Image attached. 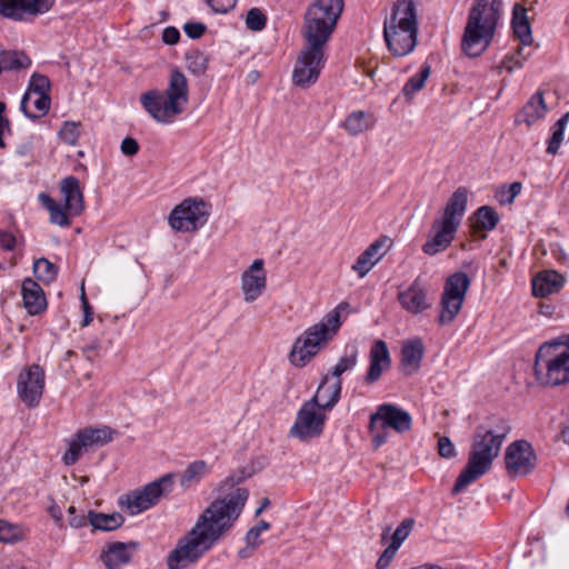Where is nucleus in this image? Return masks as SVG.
<instances>
[{
	"label": "nucleus",
	"instance_id": "64",
	"mask_svg": "<svg viewBox=\"0 0 569 569\" xmlns=\"http://www.w3.org/2000/svg\"><path fill=\"white\" fill-rule=\"evenodd\" d=\"M411 569H447V568H442L436 563H423L420 566L412 567Z\"/></svg>",
	"mask_w": 569,
	"mask_h": 569
},
{
	"label": "nucleus",
	"instance_id": "55",
	"mask_svg": "<svg viewBox=\"0 0 569 569\" xmlns=\"http://www.w3.org/2000/svg\"><path fill=\"white\" fill-rule=\"evenodd\" d=\"M120 149L124 156L133 157L139 151V143L136 139L127 137L122 140Z\"/></svg>",
	"mask_w": 569,
	"mask_h": 569
},
{
	"label": "nucleus",
	"instance_id": "38",
	"mask_svg": "<svg viewBox=\"0 0 569 569\" xmlns=\"http://www.w3.org/2000/svg\"><path fill=\"white\" fill-rule=\"evenodd\" d=\"M33 273L39 281L50 283L57 278L58 267L46 258H39L33 262Z\"/></svg>",
	"mask_w": 569,
	"mask_h": 569
},
{
	"label": "nucleus",
	"instance_id": "53",
	"mask_svg": "<svg viewBox=\"0 0 569 569\" xmlns=\"http://www.w3.org/2000/svg\"><path fill=\"white\" fill-rule=\"evenodd\" d=\"M183 31L189 38L198 39L204 33L206 26L201 22H188L183 26Z\"/></svg>",
	"mask_w": 569,
	"mask_h": 569
},
{
	"label": "nucleus",
	"instance_id": "39",
	"mask_svg": "<svg viewBox=\"0 0 569 569\" xmlns=\"http://www.w3.org/2000/svg\"><path fill=\"white\" fill-rule=\"evenodd\" d=\"M26 531L21 525L0 519V542L14 543L24 538Z\"/></svg>",
	"mask_w": 569,
	"mask_h": 569
},
{
	"label": "nucleus",
	"instance_id": "44",
	"mask_svg": "<svg viewBox=\"0 0 569 569\" xmlns=\"http://www.w3.org/2000/svg\"><path fill=\"white\" fill-rule=\"evenodd\" d=\"M187 68L193 74H203L207 70V58L199 51H190L186 54Z\"/></svg>",
	"mask_w": 569,
	"mask_h": 569
},
{
	"label": "nucleus",
	"instance_id": "23",
	"mask_svg": "<svg viewBox=\"0 0 569 569\" xmlns=\"http://www.w3.org/2000/svg\"><path fill=\"white\" fill-rule=\"evenodd\" d=\"M56 0H14L9 19L27 21L51 10Z\"/></svg>",
	"mask_w": 569,
	"mask_h": 569
},
{
	"label": "nucleus",
	"instance_id": "33",
	"mask_svg": "<svg viewBox=\"0 0 569 569\" xmlns=\"http://www.w3.org/2000/svg\"><path fill=\"white\" fill-rule=\"evenodd\" d=\"M123 520H124L123 517L118 512L108 515V513L89 511V513H88V521L90 522V525L94 529L103 530V531H111V530H114V529L121 527V525L123 523Z\"/></svg>",
	"mask_w": 569,
	"mask_h": 569
},
{
	"label": "nucleus",
	"instance_id": "47",
	"mask_svg": "<svg viewBox=\"0 0 569 569\" xmlns=\"http://www.w3.org/2000/svg\"><path fill=\"white\" fill-rule=\"evenodd\" d=\"M270 529V523L260 520L257 526L252 527L246 535V541L248 547H250L252 550L258 548L262 541L260 540V536L263 531H267Z\"/></svg>",
	"mask_w": 569,
	"mask_h": 569
},
{
	"label": "nucleus",
	"instance_id": "54",
	"mask_svg": "<svg viewBox=\"0 0 569 569\" xmlns=\"http://www.w3.org/2000/svg\"><path fill=\"white\" fill-rule=\"evenodd\" d=\"M214 12L226 13L236 6V0H207Z\"/></svg>",
	"mask_w": 569,
	"mask_h": 569
},
{
	"label": "nucleus",
	"instance_id": "14",
	"mask_svg": "<svg viewBox=\"0 0 569 569\" xmlns=\"http://www.w3.org/2000/svg\"><path fill=\"white\" fill-rule=\"evenodd\" d=\"M323 48L307 42L297 59L292 73V81L297 87L306 89L316 83L326 61Z\"/></svg>",
	"mask_w": 569,
	"mask_h": 569
},
{
	"label": "nucleus",
	"instance_id": "9",
	"mask_svg": "<svg viewBox=\"0 0 569 569\" xmlns=\"http://www.w3.org/2000/svg\"><path fill=\"white\" fill-rule=\"evenodd\" d=\"M537 379L546 386H560L569 382V340L542 346L535 362Z\"/></svg>",
	"mask_w": 569,
	"mask_h": 569
},
{
	"label": "nucleus",
	"instance_id": "32",
	"mask_svg": "<svg viewBox=\"0 0 569 569\" xmlns=\"http://www.w3.org/2000/svg\"><path fill=\"white\" fill-rule=\"evenodd\" d=\"M79 440L87 447L103 446L111 442L113 439L114 431L110 427L101 428H83L78 432Z\"/></svg>",
	"mask_w": 569,
	"mask_h": 569
},
{
	"label": "nucleus",
	"instance_id": "40",
	"mask_svg": "<svg viewBox=\"0 0 569 569\" xmlns=\"http://www.w3.org/2000/svg\"><path fill=\"white\" fill-rule=\"evenodd\" d=\"M569 122V112H566L553 126L552 136L548 142L547 152L556 154L563 141L565 128Z\"/></svg>",
	"mask_w": 569,
	"mask_h": 569
},
{
	"label": "nucleus",
	"instance_id": "7",
	"mask_svg": "<svg viewBox=\"0 0 569 569\" xmlns=\"http://www.w3.org/2000/svg\"><path fill=\"white\" fill-rule=\"evenodd\" d=\"M468 190L459 187L448 199L440 217L432 221L430 236L422 246V251L435 256L445 251L453 241L467 210Z\"/></svg>",
	"mask_w": 569,
	"mask_h": 569
},
{
	"label": "nucleus",
	"instance_id": "57",
	"mask_svg": "<svg viewBox=\"0 0 569 569\" xmlns=\"http://www.w3.org/2000/svg\"><path fill=\"white\" fill-rule=\"evenodd\" d=\"M81 302H82V309H83V320H82L81 326L82 327H87V326L90 325V322L93 319L92 318L93 317V311H92L91 306L89 305V301L86 298L83 289H82V295H81Z\"/></svg>",
	"mask_w": 569,
	"mask_h": 569
},
{
	"label": "nucleus",
	"instance_id": "25",
	"mask_svg": "<svg viewBox=\"0 0 569 569\" xmlns=\"http://www.w3.org/2000/svg\"><path fill=\"white\" fill-rule=\"evenodd\" d=\"M136 548L137 543L134 542H112L104 547L100 558L108 569H120L131 560L132 551Z\"/></svg>",
	"mask_w": 569,
	"mask_h": 569
},
{
	"label": "nucleus",
	"instance_id": "4",
	"mask_svg": "<svg viewBox=\"0 0 569 569\" xmlns=\"http://www.w3.org/2000/svg\"><path fill=\"white\" fill-rule=\"evenodd\" d=\"M501 0H475L463 30L461 49L479 57L491 43L501 16Z\"/></svg>",
	"mask_w": 569,
	"mask_h": 569
},
{
	"label": "nucleus",
	"instance_id": "58",
	"mask_svg": "<svg viewBox=\"0 0 569 569\" xmlns=\"http://www.w3.org/2000/svg\"><path fill=\"white\" fill-rule=\"evenodd\" d=\"M180 39V32L174 27H167L162 32V40L167 44H176Z\"/></svg>",
	"mask_w": 569,
	"mask_h": 569
},
{
	"label": "nucleus",
	"instance_id": "12",
	"mask_svg": "<svg viewBox=\"0 0 569 569\" xmlns=\"http://www.w3.org/2000/svg\"><path fill=\"white\" fill-rule=\"evenodd\" d=\"M209 218V206L198 198H188L177 204L168 217V223L178 232H196Z\"/></svg>",
	"mask_w": 569,
	"mask_h": 569
},
{
	"label": "nucleus",
	"instance_id": "17",
	"mask_svg": "<svg viewBox=\"0 0 569 569\" xmlns=\"http://www.w3.org/2000/svg\"><path fill=\"white\" fill-rule=\"evenodd\" d=\"M505 462L510 477L527 476L536 467V455L528 441L517 440L507 447Z\"/></svg>",
	"mask_w": 569,
	"mask_h": 569
},
{
	"label": "nucleus",
	"instance_id": "51",
	"mask_svg": "<svg viewBox=\"0 0 569 569\" xmlns=\"http://www.w3.org/2000/svg\"><path fill=\"white\" fill-rule=\"evenodd\" d=\"M438 453L440 455V457L446 458V459L456 457L457 452H456L455 445L448 437H446V436L439 437Z\"/></svg>",
	"mask_w": 569,
	"mask_h": 569
},
{
	"label": "nucleus",
	"instance_id": "24",
	"mask_svg": "<svg viewBox=\"0 0 569 569\" xmlns=\"http://www.w3.org/2000/svg\"><path fill=\"white\" fill-rule=\"evenodd\" d=\"M370 366L366 375V382L373 383L378 381L382 372L391 366L390 353L387 343L383 340H376L370 349Z\"/></svg>",
	"mask_w": 569,
	"mask_h": 569
},
{
	"label": "nucleus",
	"instance_id": "49",
	"mask_svg": "<svg viewBox=\"0 0 569 569\" xmlns=\"http://www.w3.org/2000/svg\"><path fill=\"white\" fill-rule=\"evenodd\" d=\"M412 526L413 520L405 519L392 533L390 545L396 546L399 549L401 543L408 538Z\"/></svg>",
	"mask_w": 569,
	"mask_h": 569
},
{
	"label": "nucleus",
	"instance_id": "16",
	"mask_svg": "<svg viewBox=\"0 0 569 569\" xmlns=\"http://www.w3.org/2000/svg\"><path fill=\"white\" fill-rule=\"evenodd\" d=\"M326 415L320 408L306 401L297 412L289 435L302 442H308L323 432Z\"/></svg>",
	"mask_w": 569,
	"mask_h": 569
},
{
	"label": "nucleus",
	"instance_id": "62",
	"mask_svg": "<svg viewBox=\"0 0 569 569\" xmlns=\"http://www.w3.org/2000/svg\"><path fill=\"white\" fill-rule=\"evenodd\" d=\"M386 441H387V435L385 432L383 433L377 432L372 438V445H373L375 449H378L379 447H381Z\"/></svg>",
	"mask_w": 569,
	"mask_h": 569
},
{
	"label": "nucleus",
	"instance_id": "29",
	"mask_svg": "<svg viewBox=\"0 0 569 569\" xmlns=\"http://www.w3.org/2000/svg\"><path fill=\"white\" fill-rule=\"evenodd\" d=\"M425 355V346L419 338L406 341L401 348V370L405 375L410 376L420 368L421 360Z\"/></svg>",
	"mask_w": 569,
	"mask_h": 569
},
{
	"label": "nucleus",
	"instance_id": "27",
	"mask_svg": "<svg viewBox=\"0 0 569 569\" xmlns=\"http://www.w3.org/2000/svg\"><path fill=\"white\" fill-rule=\"evenodd\" d=\"M565 277L556 270H545L532 279V293L545 298L559 292L565 286Z\"/></svg>",
	"mask_w": 569,
	"mask_h": 569
},
{
	"label": "nucleus",
	"instance_id": "48",
	"mask_svg": "<svg viewBox=\"0 0 569 569\" xmlns=\"http://www.w3.org/2000/svg\"><path fill=\"white\" fill-rule=\"evenodd\" d=\"M267 18L258 8H251L246 17V26L249 30L260 31L266 27Z\"/></svg>",
	"mask_w": 569,
	"mask_h": 569
},
{
	"label": "nucleus",
	"instance_id": "20",
	"mask_svg": "<svg viewBox=\"0 0 569 569\" xmlns=\"http://www.w3.org/2000/svg\"><path fill=\"white\" fill-rule=\"evenodd\" d=\"M380 420L383 428H391L399 433H403L411 429L412 419L409 412L391 405H380L375 413L370 417L369 431L375 433L376 421Z\"/></svg>",
	"mask_w": 569,
	"mask_h": 569
},
{
	"label": "nucleus",
	"instance_id": "43",
	"mask_svg": "<svg viewBox=\"0 0 569 569\" xmlns=\"http://www.w3.org/2000/svg\"><path fill=\"white\" fill-rule=\"evenodd\" d=\"M87 448L88 447L86 445H82V441L79 440L78 433H76L74 437L69 442V448L64 452L62 461L67 466L74 465Z\"/></svg>",
	"mask_w": 569,
	"mask_h": 569
},
{
	"label": "nucleus",
	"instance_id": "56",
	"mask_svg": "<svg viewBox=\"0 0 569 569\" xmlns=\"http://www.w3.org/2000/svg\"><path fill=\"white\" fill-rule=\"evenodd\" d=\"M76 512H77V510L73 506H70L68 508L69 525L72 528H81V527L86 526L87 518L84 517V515H77Z\"/></svg>",
	"mask_w": 569,
	"mask_h": 569
},
{
	"label": "nucleus",
	"instance_id": "11",
	"mask_svg": "<svg viewBox=\"0 0 569 569\" xmlns=\"http://www.w3.org/2000/svg\"><path fill=\"white\" fill-rule=\"evenodd\" d=\"M470 284L471 279L462 271H457L447 278L441 295V310L438 318L441 326L451 323L460 312Z\"/></svg>",
	"mask_w": 569,
	"mask_h": 569
},
{
	"label": "nucleus",
	"instance_id": "50",
	"mask_svg": "<svg viewBox=\"0 0 569 569\" xmlns=\"http://www.w3.org/2000/svg\"><path fill=\"white\" fill-rule=\"evenodd\" d=\"M527 58L528 56H522V47H518L516 54L505 57L500 68L506 69L508 72H512L516 69H520Z\"/></svg>",
	"mask_w": 569,
	"mask_h": 569
},
{
	"label": "nucleus",
	"instance_id": "31",
	"mask_svg": "<svg viewBox=\"0 0 569 569\" xmlns=\"http://www.w3.org/2000/svg\"><path fill=\"white\" fill-rule=\"evenodd\" d=\"M512 28L515 36L522 46H530L532 43L533 38L526 9L519 4L513 8Z\"/></svg>",
	"mask_w": 569,
	"mask_h": 569
},
{
	"label": "nucleus",
	"instance_id": "13",
	"mask_svg": "<svg viewBox=\"0 0 569 569\" xmlns=\"http://www.w3.org/2000/svg\"><path fill=\"white\" fill-rule=\"evenodd\" d=\"M172 476L164 475L143 488L121 497L120 503L126 506L130 515H138L158 503L162 496L172 490Z\"/></svg>",
	"mask_w": 569,
	"mask_h": 569
},
{
	"label": "nucleus",
	"instance_id": "10",
	"mask_svg": "<svg viewBox=\"0 0 569 569\" xmlns=\"http://www.w3.org/2000/svg\"><path fill=\"white\" fill-rule=\"evenodd\" d=\"M60 192L63 198V206L46 193H40L39 199L50 213V222L60 227L71 224L70 217H77L84 210L83 193L79 180L69 176L62 179Z\"/></svg>",
	"mask_w": 569,
	"mask_h": 569
},
{
	"label": "nucleus",
	"instance_id": "8",
	"mask_svg": "<svg viewBox=\"0 0 569 569\" xmlns=\"http://www.w3.org/2000/svg\"><path fill=\"white\" fill-rule=\"evenodd\" d=\"M343 10V0H313L305 13L302 34L308 43L328 42Z\"/></svg>",
	"mask_w": 569,
	"mask_h": 569
},
{
	"label": "nucleus",
	"instance_id": "21",
	"mask_svg": "<svg viewBox=\"0 0 569 569\" xmlns=\"http://www.w3.org/2000/svg\"><path fill=\"white\" fill-rule=\"evenodd\" d=\"M397 299L402 309L412 315L421 313L431 307L420 277L416 278L406 290L399 291Z\"/></svg>",
	"mask_w": 569,
	"mask_h": 569
},
{
	"label": "nucleus",
	"instance_id": "2",
	"mask_svg": "<svg viewBox=\"0 0 569 569\" xmlns=\"http://www.w3.org/2000/svg\"><path fill=\"white\" fill-rule=\"evenodd\" d=\"M510 429L508 422L501 418L497 419L496 423L477 427L472 436L467 465L452 488L453 495L465 490L491 469Z\"/></svg>",
	"mask_w": 569,
	"mask_h": 569
},
{
	"label": "nucleus",
	"instance_id": "30",
	"mask_svg": "<svg viewBox=\"0 0 569 569\" xmlns=\"http://www.w3.org/2000/svg\"><path fill=\"white\" fill-rule=\"evenodd\" d=\"M547 106L545 103L543 94L541 91L536 92L523 106L522 110L516 117V123H526L528 127L540 120L547 113Z\"/></svg>",
	"mask_w": 569,
	"mask_h": 569
},
{
	"label": "nucleus",
	"instance_id": "36",
	"mask_svg": "<svg viewBox=\"0 0 569 569\" xmlns=\"http://www.w3.org/2000/svg\"><path fill=\"white\" fill-rule=\"evenodd\" d=\"M3 70H21L31 66V60L23 52L2 51L0 53Z\"/></svg>",
	"mask_w": 569,
	"mask_h": 569
},
{
	"label": "nucleus",
	"instance_id": "22",
	"mask_svg": "<svg viewBox=\"0 0 569 569\" xmlns=\"http://www.w3.org/2000/svg\"><path fill=\"white\" fill-rule=\"evenodd\" d=\"M391 240L388 237H380L375 240L352 264V270L360 278H363L369 271L386 256Z\"/></svg>",
	"mask_w": 569,
	"mask_h": 569
},
{
	"label": "nucleus",
	"instance_id": "60",
	"mask_svg": "<svg viewBox=\"0 0 569 569\" xmlns=\"http://www.w3.org/2000/svg\"><path fill=\"white\" fill-rule=\"evenodd\" d=\"M48 512L56 521V523L61 528L63 526V515L61 508L56 502H51L48 508Z\"/></svg>",
	"mask_w": 569,
	"mask_h": 569
},
{
	"label": "nucleus",
	"instance_id": "3",
	"mask_svg": "<svg viewBox=\"0 0 569 569\" xmlns=\"http://www.w3.org/2000/svg\"><path fill=\"white\" fill-rule=\"evenodd\" d=\"M419 0H396L391 12L383 21V38L395 57L411 53L418 41Z\"/></svg>",
	"mask_w": 569,
	"mask_h": 569
},
{
	"label": "nucleus",
	"instance_id": "42",
	"mask_svg": "<svg viewBox=\"0 0 569 569\" xmlns=\"http://www.w3.org/2000/svg\"><path fill=\"white\" fill-rule=\"evenodd\" d=\"M358 362V350L352 347L350 352L342 356L331 371L335 380L340 379L341 375L346 371L352 370Z\"/></svg>",
	"mask_w": 569,
	"mask_h": 569
},
{
	"label": "nucleus",
	"instance_id": "59",
	"mask_svg": "<svg viewBox=\"0 0 569 569\" xmlns=\"http://www.w3.org/2000/svg\"><path fill=\"white\" fill-rule=\"evenodd\" d=\"M16 237L12 233L0 230V248L4 250H12L16 246Z\"/></svg>",
	"mask_w": 569,
	"mask_h": 569
},
{
	"label": "nucleus",
	"instance_id": "63",
	"mask_svg": "<svg viewBox=\"0 0 569 569\" xmlns=\"http://www.w3.org/2000/svg\"><path fill=\"white\" fill-rule=\"evenodd\" d=\"M99 348V342L98 341H93L92 343L90 345H87L84 347H82V352L83 355H86V357L91 360V353L97 351Z\"/></svg>",
	"mask_w": 569,
	"mask_h": 569
},
{
	"label": "nucleus",
	"instance_id": "45",
	"mask_svg": "<svg viewBox=\"0 0 569 569\" xmlns=\"http://www.w3.org/2000/svg\"><path fill=\"white\" fill-rule=\"evenodd\" d=\"M80 122L66 121L59 131V137L64 143L76 146L80 137Z\"/></svg>",
	"mask_w": 569,
	"mask_h": 569
},
{
	"label": "nucleus",
	"instance_id": "34",
	"mask_svg": "<svg viewBox=\"0 0 569 569\" xmlns=\"http://www.w3.org/2000/svg\"><path fill=\"white\" fill-rule=\"evenodd\" d=\"M430 73H431L430 64L423 63L421 66L419 73L409 78V80L406 82V84L402 88V93L406 97L407 101H410L417 92L422 90Z\"/></svg>",
	"mask_w": 569,
	"mask_h": 569
},
{
	"label": "nucleus",
	"instance_id": "35",
	"mask_svg": "<svg viewBox=\"0 0 569 569\" xmlns=\"http://www.w3.org/2000/svg\"><path fill=\"white\" fill-rule=\"evenodd\" d=\"M342 127L350 136H358L368 130L371 122L365 111H353L346 118Z\"/></svg>",
	"mask_w": 569,
	"mask_h": 569
},
{
	"label": "nucleus",
	"instance_id": "15",
	"mask_svg": "<svg viewBox=\"0 0 569 569\" xmlns=\"http://www.w3.org/2000/svg\"><path fill=\"white\" fill-rule=\"evenodd\" d=\"M50 80L48 77L33 73L30 78L28 89L20 103L22 112L30 119H38L48 113L51 99Z\"/></svg>",
	"mask_w": 569,
	"mask_h": 569
},
{
	"label": "nucleus",
	"instance_id": "6",
	"mask_svg": "<svg viewBox=\"0 0 569 569\" xmlns=\"http://www.w3.org/2000/svg\"><path fill=\"white\" fill-rule=\"evenodd\" d=\"M348 303L341 302L323 318L307 328L293 342L289 353L290 363L297 368L306 367L328 343L340 329L341 311Z\"/></svg>",
	"mask_w": 569,
	"mask_h": 569
},
{
	"label": "nucleus",
	"instance_id": "37",
	"mask_svg": "<svg viewBox=\"0 0 569 569\" xmlns=\"http://www.w3.org/2000/svg\"><path fill=\"white\" fill-rule=\"evenodd\" d=\"M499 219L497 211L489 206H482L475 212V223L481 230H493Z\"/></svg>",
	"mask_w": 569,
	"mask_h": 569
},
{
	"label": "nucleus",
	"instance_id": "18",
	"mask_svg": "<svg viewBox=\"0 0 569 569\" xmlns=\"http://www.w3.org/2000/svg\"><path fill=\"white\" fill-rule=\"evenodd\" d=\"M44 389V371L38 365L24 369L18 377L17 391L21 401L29 408L37 407Z\"/></svg>",
	"mask_w": 569,
	"mask_h": 569
},
{
	"label": "nucleus",
	"instance_id": "52",
	"mask_svg": "<svg viewBox=\"0 0 569 569\" xmlns=\"http://www.w3.org/2000/svg\"><path fill=\"white\" fill-rule=\"evenodd\" d=\"M397 551L398 548L396 546L389 545L378 559L376 565L377 569H387L392 559L395 558Z\"/></svg>",
	"mask_w": 569,
	"mask_h": 569
},
{
	"label": "nucleus",
	"instance_id": "41",
	"mask_svg": "<svg viewBox=\"0 0 569 569\" xmlns=\"http://www.w3.org/2000/svg\"><path fill=\"white\" fill-rule=\"evenodd\" d=\"M208 466L203 460L191 462L181 476V486H188L191 482H198L207 473Z\"/></svg>",
	"mask_w": 569,
	"mask_h": 569
},
{
	"label": "nucleus",
	"instance_id": "19",
	"mask_svg": "<svg viewBox=\"0 0 569 569\" xmlns=\"http://www.w3.org/2000/svg\"><path fill=\"white\" fill-rule=\"evenodd\" d=\"M241 292L246 303L257 301L267 289V271L264 269V261L256 259L252 263L241 273Z\"/></svg>",
	"mask_w": 569,
	"mask_h": 569
},
{
	"label": "nucleus",
	"instance_id": "5",
	"mask_svg": "<svg viewBox=\"0 0 569 569\" xmlns=\"http://www.w3.org/2000/svg\"><path fill=\"white\" fill-rule=\"evenodd\" d=\"M188 98L187 78L178 69H172L167 89H152L141 93L140 103L153 120L169 124L184 111Z\"/></svg>",
	"mask_w": 569,
	"mask_h": 569
},
{
	"label": "nucleus",
	"instance_id": "26",
	"mask_svg": "<svg viewBox=\"0 0 569 569\" xmlns=\"http://www.w3.org/2000/svg\"><path fill=\"white\" fill-rule=\"evenodd\" d=\"M21 295L23 306L29 315L36 316L46 310V296L40 284L36 280L26 278L21 286Z\"/></svg>",
	"mask_w": 569,
	"mask_h": 569
},
{
	"label": "nucleus",
	"instance_id": "46",
	"mask_svg": "<svg viewBox=\"0 0 569 569\" xmlns=\"http://www.w3.org/2000/svg\"><path fill=\"white\" fill-rule=\"evenodd\" d=\"M522 184L520 182H512L509 186H502L497 190V199L501 204H510L516 197L521 192Z\"/></svg>",
	"mask_w": 569,
	"mask_h": 569
},
{
	"label": "nucleus",
	"instance_id": "1",
	"mask_svg": "<svg viewBox=\"0 0 569 569\" xmlns=\"http://www.w3.org/2000/svg\"><path fill=\"white\" fill-rule=\"evenodd\" d=\"M243 479L230 476L220 483L218 497L167 556L168 569L194 565L233 527L249 497L248 490L238 486Z\"/></svg>",
	"mask_w": 569,
	"mask_h": 569
},
{
	"label": "nucleus",
	"instance_id": "28",
	"mask_svg": "<svg viewBox=\"0 0 569 569\" xmlns=\"http://www.w3.org/2000/svg\"><path fill=\"white\" fill-rule=\"evenodd\" d=\"M342 388L341 379L335 380L333 382H328V377L326 376L318 387L315 396L308 400L320 410H331L336 403L339 401L340 392Z\"/></svg>",
	"mask_w": 569,
	"mask_h": 569
},
{
	"label": "nucleus",
	"instance_id": "61",
	"mask_svg": "<svg viewBox=\"0 0 569 569\" xmlns=\"http://www.w3.org/2000/svg\"><path fill=\"white\" fill-rule=\"evenodd\" d=\"M14 0H0V14L4 18H9L10 10Z\"/></svg>",
	"mask_w": 569,
	"mask_h": 569
}]
</instances>
